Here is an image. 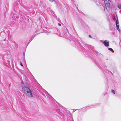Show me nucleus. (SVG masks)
I'll return each mask as SVG.
<instances>
[{"instance_id":"obj_1","label":"nucleus","mask_w":121,"mask_h":121,"mask_svg":"<svg viewBox=\"0 0 121 121\" xmlns=\"http://www.w3.org/2000/svg\"><path fill=\"white\" fill-rule=\"evenodd\" d=\"M22 91L23 93L27 96L30 97H32V92L30 89L26 87H23L22 88Z\"/></svg>"},{"instance_id":"obj_2","label":"nucleus","mask_w":121,"mask_h":121,"mask_svg":"<svg viewBox=\"0 0 121 121\" xmlns=\"http://www.w3.org/2000/svg\"><path fill=\"white\" fill-rule=\"evenodd\" d=\"M103 44L106 47L108 46L109 45L108 41L107 40H105L104 41Z\"/></svg>"},{"instance_id":"obj_3","label":"nucleus","mask_w":121,"mask_h":121,"mask_svg":"<svg viewBox=\"0 0 121 121\" xmlns=\"http://www.w3.org/2000/svg\"><path fill=\"white\" fill-rule=\"evenodd\" d=\"M109 1L108 0H104V3L105 4H107L108 5H108H108V4L109 3Z\"/></svg>"},{"instance_id":"obj_4","label":"nucleus","mask_w":121,"mask_h":121,"mask_svg":"<svg viewBox=\"0 0 121 121\" xmlns=\"http://www.w3.org/2000/svg\"><path fill=\"white\" fill-rule=\"evenodd\" d=\"M108 49L109 50L111 51L112 52H114V51L111 48H108Z\"/></svg>"},{"instance_id":"obj_5","label":"nucleus","mask_w":121,"mask_h":121,"mask_svg":"<svg viewBox=\"0 0 121 121\" xmlns=\"http://www.w3.org/2000/svg\"><path fill=\"white\" fill-rule=\"evenodd\" d=\"M116 26L117 25H118V19L116 20Z\"/></svg>"},{"instance_id":"obj_6","label":"nucleus","mask_w":121,"mask_h":121,"mask_svg":"<svg viewBox=\"0 0 121 121\" xmlns=\"http://www.w3.org/2000/svg\"><path fill=\"white\" fill-rule=\"evenodd\" d=\"M118 7L119 9H121V4L118 5Z\"/></svg>"},{"instance_id":"obj_7","label":"nucleus","mask_w":121,"mask_h":121,"mask_svg":"<svg viewBox=\"0 0 121 121\" xmlns=\"http://www.w3.org/2000/svg\"><path fill=\"white\" fill-rule=\"evenodd\" d=\"M116 26H117V30H119V31L120 30H119V25H117Z\"/></svg>"},{"instance_id":"obj_8","label":"nucleus","mask_w":121,"mask_h":121,"mask_svg":"<svg viewBox=\"0 0 121 121\" xmlns=\"http://www.w3.org/2000/svg\"><path fill=\"white\" fill-rule=\"evenodd\" d=\"M114 94H115V91L114 90H112L111 91Z\"/></svg>"},{"instance_id":"obj_9","label":"nucleus","mask_w":121,"mask_h":121,"mask_svg":"<svg viewBox=\"0 0 121 121\" xmlns=\"http://www.w3.org/2000/svg\"><path fill=\"white\" fill-rule=\"evenodd\" d=\"M20 65L22 66H23V65L22 64V63L21 62H20Z\"/></svg>"},{"instance_id":"obj_10","label":"nucleus","mask_w":121,"mask_h":121,"mask_svg":"<svg viewBox=\"0 0 121 121\" xmlns=\"http://www.w3.org/2000/svg\"><path fill=\"white\" fill-rule=\"evenodd\" d=\"M84 45L85 46H86L87 47L88 46V45L86 44H85Z\"/></svg>"},{"instance_id":"obj_11","label":"nucleus","mask_w":121,"mask_h":121,"mask_svg":"<svg viewBox=\"0 0 121 121\" xmlns=\"http://www.w3.org/2000/svg\"><path fill=\"white\" fill-rule=\"evenodd\" d=\"M58 25H59V26H61V25L60 24V23H58Z\"/></svg>"},{"instance_id":"obj_12","label":"nucleus","mask_w":121,"mask_h":121,"mask_svg":"<svg viewBox=\"0 0 121 121\" xmlns=\"http://www.w3.org/2000/svg\"><path fill=\"white\" fill-rule=\"evenodd\" d=\"M89 37L90 38H92L91 36L90 35H89Z\"/></svg>"},{"instance_id":"obj_13","label":"nucleus","mask_w":121,"mask_h":121,"mask_svg":"<svg viewBox=\"0 0 121 121\" xmlns=\"http://www.w3.org/2000/svg\"><path fill=\"white\" fill-rule=\"evenodd\" d=\"M50 0V1H52V2H53L54 1V0Z\"/></svg>"}]
</instances>
